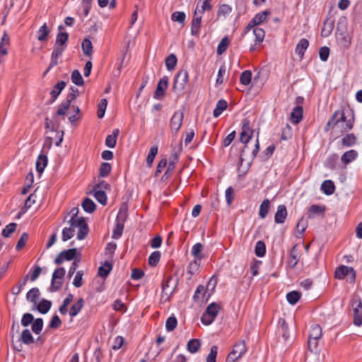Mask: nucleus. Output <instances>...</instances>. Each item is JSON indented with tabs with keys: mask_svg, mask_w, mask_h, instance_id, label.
Wrapping results in <instances>:
<instances>
[{
	"mask_svg": "<svg viewBox=\"0 0 362 362\" xmlns=\"http://www.w3.org/2000/svg\"><path fill=\"white\" fill-rule=\"evenodd\" d=\"M65 273L66 271L64 267L57 268L54 271L49 288L50 292H54L60 289L62 286V279L65 276Z\"/></svg>",
	"mask_w": 362,
	"mask_h": 362,
	"instance_id": "nucleus-6",
	"label": "nucleus"
},
{
	"mask_svg": "<svg viewBox=\"0 0 362 362\" xmlns=\"http://www.w3.org/2000/svg\"><path fill=\"white\" fill-rule=\"evenodd\" d=\"M177 160V156H176V154H175L174 159L170 160V162L168 165V167H167V170H166L165 173H164V175L162 176V178H161L162 180H165L168 178L169 175L175 168V163Z\"/></svg>",
	"mask_w": 362,
	"mask_h": 362,
	"instance_id": "nucleus-48",
	"label": "nucleus"
},
{
	"mask_svg": "<svg viewBox=\"0 0 362 362\" xmlns=\"http://www.w3.org/2000/svg\"><path fill=\"white\" fill-rule=\"evenodd\" d=\"M186 15L183 11H175L171 15V20L182 25L185 23Z\"/></svg>",
	"mask_w": 362,
	"mask_h": 362,
	"instance_id": "nucleus-53",
	"label": "nucleus"
},
{
	"mask_svg": "<svg viewBox=\"0 0 362 362\" xmlns=\"http://www.w3.org/2000/svg\"><path fill=\"white\" fill-rule=\"evenodd\" d=\"M252 80V72L249 70L244 71L240 77V83L244 86H247Z\"/></svg>",
	"mask_w": 362,
	"mask_h": 362,
	"instance_id": "nucleus-56",
	"label": "nucleus"
},
{
	"mask_svg": "<svg viewBox=\"0 0 362 362\" xmlns=\"http://www.w3.org/2000/svg\"><path fill=\"white\" fill-rule=\"evenodd\" d=\"M355 122L354 113L350 110V117L348 118L344 111H335L332 117L325 126V131H332L333 133L344 134L351 130Z\"/></svg>",
	"mask_w": 362,
	"mask_h": 362,
	"instance_id": "nucleus-1",
	"label": "nucleus"
},
{
	"mask_svg": "<svg viewBox=\"0 0 362 362\" xmlns=\"http://www.w3.org/2000/svg\"><path fill=\"white\" fill-rule=\"evenodd\" d=\"M206 293L205 287L203 285H199L195 291L193 298L194 301H199L203 299Z\"/></svg>",
	"mask_w": 362,
	"mask_h": 362,
	"instance_id": "nucleus-61",
	"label": "nucleus"
},
{
	"mask_svg": "<svg viewBox=\"0 0 362 362\" xmlns=\"http://www.w3.org/2000/svg\"><path fill=\"white\" fill-rule=\"evenodd\" d=\"M168 86V78L164 76L158 81L156 90L153 94V98L157 100L162 99L165 95V90Z\"/></svg>",
	"mask_w": 362,
	"mask_h": 362,
	"instance_id": "nucleus-12",
	"label": "nucleus"
},
{
	"mask_svg": "<svg viewBox=\"0 0 362 362\" xmlns=\"http://www.w3.org/2000/svg\"><path fill=\"white\" fill-rule=\"evenodd\" d=\"M300 257V252L298 251L297 245H295L290 252L289 259L288 261V265L293 268L298 264Z\"/></svg>",
	"mask_w": 362,
	"mask_h": 362,
	"instance_id": "nucleus-20",
	"label": "nucleus"
},
{
	"mask_svg": "<svg viewBox=\"0 0 362 362\" xmlns=\"http://www.w3.org/2000/svg\"><path fill=\"white\" fill-rule=\"evenodd\" d=\"M66 82L61 81L54 86L52 90L50 92L52 98L51 103H53L57 100L61 92L66 87Z\"/></svg>",
	"mask_w": 362,
	"mask_h": 362,
	"instance_id": "nucleus-24",
	"label": "nucleus"
},
{
	"mask_svg": "<svg viewBox=\"0 0 362 362\" xmlns=\"http://www.w3.org/2000/svg\"><path fill=\"white\" fill-rule=\"evenodd\" d=\"M247 349L244 340L236 342L231 351L228 354L226 361L236 362L241 358L247 352Z\"/></svg>",
	"mask_w": 362,
	"mask_h": 362,
	"instance_id": "nucleus-4",
	"label": "nucleus"
},
{
	"mask_svg": "<svg viewBox=\"0 0 362 362\" xmlns=\"http://www.w3.org/2000/svg\"><path fill=\"white\" fill-rule=\"evenodd\" d=\"M202 15L198 13L197 8L194 12L192 21L191 23V35L193 36H198L200 33L201 23Z\"/></svg>",
	"mask_w": 362,
	"mask_h": 362,
	"instance_id": "nucleus-11",
	"label": "nucleus"
},
{
	"mask_svg": "<svg viewBox=\"0 0 362 362\" xmlns=\"http://www.w3.org/2000/svg\"><path fill=\"white\" fill-rule=\"evenodd\" d=\"M184 118V112L182 111H176L174 112L170 121L171 130L177 133L180 129Z\"/></svg>",
	"mask_w": 362,
	"mask_h": 362,
	"instance_id": "nucleus-10",
	"label": "nucleus"
},
{
	"mask_svg": "<svg viewBox=\"0 0 362 362\" xmlns=\"http://www.w3.org/2000/svg\"><path fill=\"white\" fill-rule=\"evenodd\" d=\"M52 306V302L46 300L42 299L37 305V309L39 311V313L42 314H46L48 313V311L50 310Z\"/></svg>",
	"mask_w": 362,
	"mask_h": 362,
	"instance_id": "nucleus-35",
	"label": "nucleus"
},
{
	"mask_svg": "<svg viewBox=\"0 0 362 362\" xmlns=\"http://www.w3.org/2000/svg\"><path fill=\"white\" fill-rule=\"evenodd\" d=\"M253 34L255 35V44L251 45L250 47V52H253L257 49V46H259L264 41L265 37V32L262 28H255L253 29Z\"/></svg>",
	"mask_w": 362,
	"mask_h": 362,
	"instance_id": "nucleus-15",
	"label": "nucleus"
},
{
	"mask_svg": "<svg viewBox=\"0 0 362 362\" xmlns=\"http://www.w3.org/2000/svg\"><path fill=\"white\" fill-rule=\"evenodd\" d=\"M303 110L302 105H296L291 113V121L293 124H298L303 119Z\"/></svg>",
	"mask_w": 362,
	"mask_h": 362,
	"instance_id": "nucleus-18",
	"label": "nucleus"
},
{
	"mask_svg": "<svg viewBox=\"0 0 362 362\" xmlns=\"http://www.w3.org/2000/svg\"><path fill=\"white\" fill-rule=\"evenodd\" d=\"M107 105V99L104 98L102 99L100 102V103L98 105V117L101 119L104 117L105 110Z\"/></svg>",
	"mask_w": 362,
	"mask_h": 362,
	"instance_id": "nucleus-57",
	"label": "nucleus"
},
{
	"mask_svg": "<svg viewBox=\"0 0 362 362\" xmlns=\"http://www.w3.org/2000/svg\"><path fill=\"white\" fill-rule=\"evenodd\" d=\"M69 227H65L62 230V240L64 242L73 238L75 235V230L78 228L77 238L83 240L88 235L89 228L85 219L76 220L70 218L69 221Z\"/></svg>",
	"mask_w": 362,
	"mask_h": 362,
	"instance_id": "nucleus-2",
	"label": "nucleus"
},
{
	"mask_svg": "<svg viewBox=\"0 0 362 362\" xmlns=\"http://www.w3.org/2000/svg\"><path fill=\"white\" fill-rule=\"evenodd\" d=\"M119 131L118 129L113 130L112 133L107 136L105 139V145L109 148H115L117 143V138L119 135Z\"/></svg>",
	"mask_w": 362,
	"mask_h": 362,
	"instance_id": "nucleus-27",
	"label": "nucleus"
},
{
	"mask_svg": "<svg viewBox=\"0 0 362 362\" xmlns=\"http://www.w3.org/2000/svg\"><path fill=\"white\" fill-rule=\"evenodd\" d=\"M20 340L25 345H30L34 343V338L28 329H25L22 331Z\"/></svg>",
	"mask_w": 362,
	"mask_h": 362,
	"instance_id": "nucleus-29",
	"label": "nucleus"
},
{
	"mask_svg": "<svg viewBox=\"0 0 362 362\" xmlns=\"http://www.w3.org/2000/svg\"><path fill=\"white\" fill-rule=\"evenodd\" d=\"M203 250L202 244L197 243L193 245L191 253L194 257V259L199 258L200 260L204 258V255L202 253Z\"/></svg>",
	"mask_w": 362,
	"mask_h": 362,
	"instance_id": "nucleus-43",
	"label": "nucleus"
},
{
	"mask_svg": "<svg viewBox=\"0 0 362 362\" xmlns=\"http://www.w3.org/2000/svg\"><path fill=\"white\" fill-rule=\"evenodd\" d=\"M65 47L54 45L53 52L51 56V66H55L58 64V59L62 56L63 52L65 50Z\"/></svg>",
	"mask_w": 362,
	"mask_h": 362,
	"instance_id": "nucleus-21",
	"label": "nucleus"
},
{
	"mask_svg": "<svg viewBox=\"0 0 362 362\" xmlns=\"http://www.w3.org/2000/svg\"><path fill=\"white\" fill-rule=\"evenodd\" d=\"M229 45V40L227 37H224L221 42H219L217 47V54L218 55L222 54L226 52L228 46Z\"/></svg>",
	"mask_w": 362,
	"mask_h": 362,
	"instance_id": "nucleus-62",
	"label": "nucleus"
},
{
	"mask_svg": "<svg viewBox=\"0 0 362 362\" xmlns=\"http://www.w3.org/2000/svg\"><path fill=\"white\" fill-rule=\"evenodd\" d=\"M322 334V328L319 325H313L311 326L309 334L310 338L320 339Z\"/></svg>",
	"mask_w": 362,
	"mask_h": 362,
	"instance_id": "nucleus-46",
	"label": "nucleus"
},
{
	"mask_svg": "<svg viewBox=\"0 0 362 362\" xmlns=\"http://www.w3.org/2000/svg\"><path fill=\"white\" fill-rule=\"evenodd\" d=\"M348 275H351L352 281H354L356 274L354 269L352 267L342 265L337 268L335 271V277L339 279H343Z\"/></svg>",
	"mask_w": 362,
	"mask_h": 362,
	"instance_id": "nucleus-14",
	"label": "nucleus"
},
{
	"mask_svg": "<svg viewBox=\"0 0 362 362\" xmlns=\"http://www.w3.org/2000/svg\"><path fill=\"white\" fill-rule=\"evenodd\" d=\"M357 141V138L354 134H346L341 139V145L345 147H350L354 146Z\"/></svg>",
	"mask_w": 362,
	"mask_h": 362,
	"instance_id": "nucleus-32",
	"label": "nucleus"
},
{
	"mask_svg": "<svg viewBox=\"0 0 362 362\" xmlns=\"http://www.w3.org/2000/svg\"><path fill=\"white\" fill-rule=\"evenodd\" d=\"M69 40V34L67 33L59 32L56 37L55 45L66 47V42Z\"/></svg>",
	"mask_w": 362,
	"mask_h": 362,
	"instance_id": "nucleus-38",
	"label": "nucleus"
},
{
	"mask_svg": "<svg viewBox=\"0 0 362 362\" xmlns=\"http://www.w3.org/2000/svg\"><path fill=\"white\" fill-rule=\"evenodd\" d=\"M84 303V300L82 298H78L70 308V316L72 317L76 316L83 308Z\"/></svg>",
	"mask_w": 362,
	"mask_h": 362,
	"instance_id": "nucleus-25",
	"label": "nucleus"
},
{
	"mask_svg": "<svg viewBox=\"0 0 362 362\" xmlns=\"http://www.w3.org/2000/svg\"><path fill=\"white\" fill-rule=\"evenodd\" d=\"M127 214L126 212H122L121 210L118 213L116 218V224L115 228L112 232V238L118 239L119 238L123 233L124 230V224L126 221Z\"/></svg>",
	"mask_w": 362,
	"mask_h": 362,
	"instance_id": "nucleus-8",
	"label": "nucleus"
},
{
	"mask_svg": "<svg viewBox=\"0 0 362 362\" xmlns=\"http://www.w3.org/2000/svg\"><path fill=\"white\" fill-rule=\"evenodd\" d=\"M82 207L86 212L92 213L95 210L96 205L93 201L89 198H86L82 202Z\"/></svg>",
	"mask_w": 362,
	"mask_h": 362,
	"instance_id": "nucleus-41",
	"label": "nucleus"
},
{
	"mask_svg": "<svg viewBox=\"0 0 362 362\" xmlns=\"http://www.w3.org/2000/svg\"><path fill=\"white\" fill-rule=\"evenodd\" d=\"M41 272V267L38 265H35L29 272L30 281H35L39 277Z\"/></svg>",
	"mask_w": 362,
	"mask_h": 362,
	"instance_id": "nucleus-63",
	"label": "nucleus"
},
{
	"mask_svg": "<svg viewBox=\"0 0 362 362\" xmlns=\"http://www.w3.org/2000/svg\"><path fill=\"white\" fill-rule=\"evenodd\" d=\"M321 190L326 195H331L334 192L335 186L332 180H325L321 185Z\"/></svg>",
	"mask_w": 362,
	"mask_h": 362,
	"instance_id": "nucleus-26",
	"label": "nucleus"
},
{
	"mask_svg": "<svg viewBox=\"0 0 362 362\" xmlns=\"http://www.w3.org/2000/svg\"><path fill=\"white\" fill-rule=\"evenodd\" d=\"M47 157L44 154H40L36 160V170L39 173H42L47 165Z\"/></svg>",
	"mask_w": 362,
	"mask_h": 362,
	"instance_id": "nucleus-30",
	"label": "nucleus"
},
{
	"mask_svg": "<svg viewBox=\"0 0 362 362\" xmlns=\"http://www.w3.org/2000/svg\"><path fill=\"white\" fill-rule=\"evenodd\" d=\"M40 295V290L37 288H35V287L32 288L27 293L26 299H27V300H28L35 305L38 300Z\"/></svg>",
	"mask_w": 362,
	"mask_h": 362,
	"instance_id": "nucleus-28",
	"label": "nucleus"
},
{
	"mask_svg": "<svg viewBox=\"0 0 362 362\" xmlns=\"http://www.w3.org/2000/svg\"><path fill=\"white\" fill-rule=\"evenodd\" d=\"M177 57L174 54H170L165 59V66L168 71H172L175 69L177 64Z\"/></svg>",
	"mask_w": 362,
	"mask_h": 362,
	"instance_id": "nucleus-51",
	"label": "nucleus"
},
{
	"mask_svg": "<svg viewBox=\"0 0 362 362\" xmlns=\"http://www.w3.org/2000/svg\"><path fill=\"white\" fill-rule=\"evenodd\" d=\"M173 282V288L172 291L170 292V295L172 294L177 284V279L174 278L173 276H169L167 278L166 281L162 284V297L163 298L165 296H166V299H168L169 298V293L167 291V289L170 287V284L171 282Z\"/></svg>",
	"mask_w": 362,
	"mask_h": 362,
	"instance_id": "nucleus-16",
	"label": "nucleus"
},
{
	"mask_svg": "<svg viewBox=\"0 0 362 362\" xmlns=\"http://www.w3.org/2000/svg\"><path fill=\"white\" fill-rule=\"evenodd\" d=\"M161 254L159 251L153 252L148 257V264L151 267H156L159 262Z\"/></svg>",
	"mask_w": 362,
	"mask_h": 362,
	"instance_id": "nucleus-55",
	"label": "nucleus"
},
{
	"mask_svg": "<svg viewBox=\"0 0 362 362\" xmlns=\"http://www.w3.org/2000/svg\"><path fill=\"white\" fill-rule=\"evenodd\" d=\"M71 81L76 86H83L84 83L83 77L78 70L73 71L71 76Z\"/></svg>",
	"mask_w": 362,
	"mask_h": 362,
	"instance_id": "nucleus-50",
	"label": "nucleus"
},
{
	"mask_svg": "<svg viewBox=\"0 0 362 362\" xmlns=\"http://www.w3.org/2000/svg\"><path fill=\"white\" fill-rule=\"evenodd\" d=\"M94 197L96 200L103 205L107 204V196L105 192L100 189H93Z\"/></svg>",
	"mask_w": 362,
	"mask_h": 362,
	"instance_id": "nucleus-39",
	"label": "nucleus"
},
{
	"mask_svg": "<svg viewBox=\"0 0 362 362\" xmlns=\"http://www.w3.org/2000/svg\"><path fill=\"white\" fill-rule=\"evenodd\" d=\"M354 324L358 327L362 325V313L357 308H354Z\"/></svg>",
	"mask_w": 362,
	"mask_h": 362,
	"instance_id": "nucleus-64",
	"label": "nucleus"
},
{
	"mask_svg": "<svg viewBox=\"0 0 362 362\" xmlns=\"http://www.w3.org/2000/svg\"><path fill=\"white\" fill-rule=\"evenodd\" d=\"M220 307L215 303H210L201 317V322L205 325H211L216 317Z\"/></svg>",
	"mask_w": 362,
	"mask_h": 362,
	"instance_id": "nucleus-5",
	"label": "nucleus"
},
{
	"mask_svg": "<svg viewBox=\"0 0 362 362\" xmlns=\"http://www.w3.org/2000/svg\"><path fill=\"white\" fill-rule=\"evenodd\" d=\"M43 328V320L42 318H37L34 319L32 325H31V329L32 331L36 334H39Z\"/></svg>",
	"mask_w": 362,
	"mask_h": 362,
	"instance_id": "nucleus-45",
	"label": "nucleus"
},
{
	"mask_svg": "<svg viewBox=\"0 0 362 362\" xmlns=\"http://www.w3.org/2000/svg\"><path fill=\"white\" fill-rule=\"evenodd\" d=\"M270 207V202L269 199H264L259 206V215L262 218H264L268 214Z\"/></svg>",
	"mask_w": 362,
	"mask_h": 362,
	"instance_id": "nucleus-42",
	"label": "nucleus"
},
{
	"mask_svg": "<svg viewBox=\"0 0 362 362\" xmlns=\"http://www.w3.org/2000/svg\"><path fill=\"white\" fill-rule=\"evenodd\" d=\"M111 165L109 163H103L99 170V175L100 177H107L111 172Z\"/></svg>",
	"mask_w": 362,
	"mask_h": 362,
	"instance_id": "nucleus-59",
	"label": "nucleus"
},
{
	"mask_svg": "<svg viewBox=\"0 0 362 362\" xmlns=\"http://www.w3.org/2000/svg\"><path fill=\"white\" fill-rule=\"evenodd\" d=\"M334 27V21L331 18H327L323 24V27L321 30V36L327 37L332 33Z\"/></svg>",
	"mask_w": 362,
	"mask_h": 362,
	"instance_id": "nucleus-19",
	"label": "nucleus"
},
{
	"mask_svg": "<svg viewBox=\"0 0 362 362\" xmlns=\"http://www.w3.org/2000/svg\"><path fill=\"white\" fill-rule=\"evenodd\" d=\"M309 46V41L305 38H302L300 40L298 43L296 47V54L302 59L304 56L305 50L308 49Z\"/></svg>",
	"mask_w": 362,
	"mask_h": 362,
	"instance_id": "nucleus-23",
	"label": "nucleus"
},
{
	"mask_svg": "<svg viewBox=\"0 0 362 362\" xmlns=\"http://www.w3.org/2000/svg\"><path fill=\"white\" fill-rule=\"evenodd\" d=\"M189 79L188 72L185 69L180 70L175 76L173 83V89L176 92L182 91Z\"/></svg>",
	"mask_w": 362,
	"mask_h": 362,
	"instance_id": "nucleus-7",
	"label": "nucleus"
},
{
	"mask_svg": "<svg viewBox=\"0 0 362 362\" xmlns=\"http://www.w3.org/2000/svg\"><path fill=\"white\" fill-rule=\"evenodd\" d=\"M325 208L319 205H312L308 211V216L310 218H313L315 214H322Z\"/></svg>",
	"mask_w": 362,
	"mask_h": 362,
	"instance_id": "nucleus-54",
	"label": "nucleus"
},
{
	"mask_svg": "<svg viewBox=\"0 0 362 362\" xmlns=\"http://www.w3.org/2000/svg\"><path fill=\"white\" fill-rule=\"evenodd\" d=\"M81 47L83 52L86 56L91 55L93 52V45L91 41L89 39L85 38L83 40Z\"/></svg>",
	"mask_w": 362,
	"mask_h": 362,
	"instance_id": "nucleus-47",
	"label": "nucleus"
},
{
	"mask_svg": "<svg viewBox=\"0 0 362 362\" xmlns=\"http://www.w3.org/2000/svg\"><path fill=\"white\" fill-rule=\"evenodd\" d=\"M252 133L250 128V122L248 119H245L243 122L242 132L240 133V140L245 144L240 156V164L242 165L245 157L247 156V151L250 150L247 144L252 138Z\"/></svg>",
	"mask_w": 362,
	"mask_h": 362,
	"instance_id": "nucleus-3",
	"label": "nucleus"
},
{
	"mask_svg": "<svg viewBox=\"0 0 362 362\" xmlns=\"http://www.w3.org/2000/svg\"><path fill=\"white\" fill-rule=\"evenodd\" d=\"M269 13V12L267 11H264L257 13L251 20L252 24L256 25L261 24L266 20Z\"/></svg>",
	"mask_w": 362,
	"mask_h": 362,
	"instance_id": "nucleus-37",
	"label": "nucleus"
},
{
	"mask_svg": "<svg viewBox=\"0 0 362 362\" xmlns=\"http://www.w3.org/2000/svg\"><path fill=\"white\" fill-rule=\"evenodd\" d=\"M201 346V342L197 339H190L187 344V349L191 354L197 353Z\"/></svg>",
	"mask_w": 362,
	"mask_h": 362,
	"instance_id": "nucleus-34",
	"label": "nucleus"
},
{
	"mask_svg": "<svg viewBox=\"0 0 362 362\" xmlns=\"http://www.w3.org/2000/svg\"><path fill=\"white\" fill-rule=\"evenodd\" d=\"M201 260L199 258L194 259L187 267V272L191 275L195 274L199 269Z\"/></svg>",
	"mask_w": 362,
	"mask_h": 362,
	"instance_id": "nucleus-40",
	"label": "nucleus"
},
{
	"mask_svg": "<svg viewBox=\"0 0 362 362\" xmlns=\"http://www.w3.org/2000/svg\"><path fill=\"white\" fill-rule=\"evenodd\" d=\"M177 325V319L175 316H170L169 317L165 323V328L168 332H172L173 331Z\"/></svg>",
	"mask_w": 362,
	"mask_h": 362,
	"instance_id": "nucleus-60",
	"label": "nucleus"
},
{
	"mask_svg": "<svg viewBox=\"0 0 362 362\" xmlns=\"http://www.w3.org/2000/svg\"><path fill=\"white\" fill-rule=\"evenodd\" d=\"M50 33V30L48 28L47 25L45 23L37 31V40L40 42L46 41L47 36Z\"/></svg>",
	"mask_w": 362,
	"mask_h": 362,
	"instance_id": "nucleus-31",
	"label": "nucleus"
},
{
	"mask_svg": "<svg viewBox=\"0 0 362 362\" xmlns=\"http://www.w3.org/2000/svg\"><path fill=\"white\" fill-rule=\"evenodd\" d=\"M255 255L259 257H262L265 255L266 245L263 241L259 240L256 243L255 247Z\"/></svg>",
	"mask_w": 362,
	"mask_h": 362,
	"instance_id": "nucleus-44",
	"label": "nucleus"
},
{
	"mask_svg": "<svg viewBox=\"0 0 362 362\" xmlns=\"http://www.w3.org/2000/svg\"><path fill=\"white\" fill-rule=\"evenodd\" d=\"M112 268V266L111 263L107 261L105 262V263L98 269V275L102 278H106L111 272Z\"/></svg>",
	"mask_w": 362,
	"mask_h": 362,
	"instance_id": "nucleus-36",
	"label": "nucleus"
},
{
	"mask_svg": "<svg viewBox=\"0 0 362 362\" xmlns=\"http://www.w3.org/2000/svg\"><path fill=\"white\" fill-rule=\"evenodd\" d=\"M17 224L16 223H11L3 229L1 235L4 238H9L16 230Z\"/></svg>",
	"mask_w": 362,
	"mask_h": 362,
	"instance_id": "nucleus-52",
	"label": "nucleus"
},
{
	"mask_svg": "<svg viewBox=\"0 0 362 362\" xmlns=\"http://www.w3.org/2000/svg\"><path fill=\"white\" fill-rule=\"evenodd\" d=\"M77 249L71 248L66 250L62 251L55 258L54 263L56 264H61L65 260H72L76 255Z\"/></svg>",
	"mask_w": 362,
	"mask_h": 362,
	"instance_id": "nucleus-9",
	"label": "nucleus"
},
{
	"mask_svg": "<svg viewBox=\"0 0 362 362\" xmlns=\"http://www.w3.org/2000/svg\"><path fill=\"white\" fill-rule=\"evenodd\" d=\"M357 157H358V152L356 150L351 149V150L344 152L342 154V156L341 157V160L343 164L346 165L349 163L354 161V160H356Z\"/></svg>",
	"mask_w": 362,
	"mask_h": 362,
	"instance_id": "nucleus-22",
	"label": "nucleus"
},
{
	"mask_svg": "<svg viewBox=\"0 0 362 362\" xmlns=\"http://www.w3.org/2000/svg\"><path fill=\"white\" fill-rule=\"evenodd\" d=\"M76 98L75 93H69L66 99L59 105L57 115L59 116H64L69 109L71 102Z\"/></svg>",
	"mask_w": 362,
	"mask_h": 362,
	"instance_id": "nucleus-13",
	"label": "nucleus"
},
{
	"mask_svg": "<svg viewBox=\"0 0 362 362\" xmlns=\"http://www.w3.org/2000/svg\"><path fill=\"white\" fill-rule=\"evenodd\" d=\"M287 217V210L285 205H279L277 211L274 216V221L276 223H284Z\"/></svg>",
	"mask_w": 362,
	"mask_h": 362,
	"instance_id": "nucleus-17",
	"label": "nucleus"
},
{
	"mask_svg": "<svg viewBox=\"0 0 362 362\" xmlns=\"http://www.w3.org/2000/svg\"><path fill=\"white\" fill-rule=\"evenodd\" d=\"M158 151V146H153L150 148V151L148 153L146 158V163L148 167H151L153 164V162L156 156Z\"/></svg>",
	"mask_w": 362,
	"mask_h": 362,
	"instance_id": "nucleus-49",
	"label": "nucleus"
},
{
	"mask_svg": "<svg viewBox=\"0 0 362 362\" xmlns=\"http://www.w3.org/2000/svg\"><path fill=\"white\" fill-rule=\"evenodd\" d=\"M228 103L223 100H219L217 103L216 108L214 110L213 115L214 117H218L221 113L227 108Z\"/></svg>",
	"mask_w": 362,
	"mask_h": 362,
	"instance_id": "nucleus-33",
	"label": "nucleus"
},
{
	"mask_svg": "<svg viewBox=\"0 0 362 362\" xmlns=\"http://www.w3.org/2000/svg\"><path fill=\"white\" fill-rule=\"evenodd\" d=\"M300 298V293L298 291H293L289 292L286 295L288 302L291 305H295Z\"/></svg>",
	"mask_w": 362,
	"mask_h": 362,
	"instance_id": "nucleus-58",
	"label": "nucleus"
}]
</instances>
